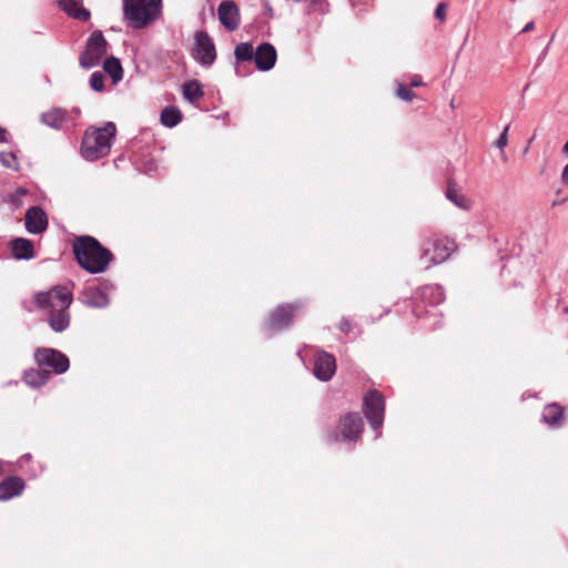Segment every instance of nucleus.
Instances as JSON below:
<instances>
[{
  "label": "nucleus",
  "mask_w": 568,
  "mask_h": 568,
  "mask_svg": "<svg viewBox=\"0 0 568 568\" xmlns=\"http://www.w3.org/2000/svg\"><path fill=\"white\" fill-rule=\"evenodd\" d=\"M7 130L0 126V142H7Z\"/></svg>",
  "instance_id": "a18cd8bd"
},
{
  "label": "nucleus",
  "mask_w": 568,
  "mask_h": 568,
  "mask_svg": "<svg viewBox=\"0 0 568 568\" xmlns=\"http://www.w3.org/2000/svg\"><path fill=\"white\" fill-rule=\"evenodd\" d=\"M104 73L102 71H94L90 75L89 84L91 90L94 92H102L105 88L104 85Z\"/></svg>",
  "instance_id": "c756f323"
},
{
  "label": "nucleus",
  "mask_w": 568,
  "mask_h": 568,
  "mask_svg": "<svg viewBox=\"0 0 568 568\" xmlns=\"http://www.w3.org/2000/svg\"><path fill=\"white\" fill-rule=\"evenodd\" d=\"M337 328L344 333V334H348L352 328H353V325H352V322L349 321L348 317H342L339 324L337 325Z\"/></svg>",
  "instance_id": "4c0bfd02"
},
{
  "label": "nucleus",
  "mask_w": 568,
  "mask_h": 568,
  "mask_svg": "<svg viewBox=\"0 0 568 568\" xmlns=\"http://www.w3.org/2000/svg\"><path fill=\"white\" fill-rule=\"evenodd\" d=\"M565 409L558 403H551L544 407L541 419L552 428H559L564 425Z\"/></svg>",
  "instance_id": "aec40b11"
},
{
  "label": "nucleus",
  "mask_w": 568,
  "mask_h": 568,
  "mask_svg": "<svg viewBox=\"0 0 568 568\" xmlns=\"http://www.w3.org/2000/svg\"><path fill=\"white\" fill-rule=\"evenodd\" d=\"M263 7H264V11H265L266 16L268 18H273L274 17V10H273L271 3L267 0L263 1Z\"/></svg>",
  "instance_id": "ea45409f"
},
{
  "label": "nucleus",
  "mask_w": 568,
  "mask_h": 568,
  "mask_svg": "<svg viewBox=\"0 0 568 568\" xmlns=\"http://www.w3.org/2000/svg\"><path fill=\"white\" fill-rule=\"evenodd\" d=\"M116 135V125L108 121L102 126L90 125L83 133L80 154L85 161H97L110 153Z\"/></svg>",
  "instance_id": "7ed1b4c3"
},
{
  "label": "nucleus",
  "mask_w": 568,
  "mask_h": 568,
  "mask_svg": "<svg viewBox=\"0 0 568 568\" xmlns=\"http://www.w3.org/2000/svg\"><path fill=\"white\" fill-rule=\"evenodd\" d=\"M103 72L106 73L113 85H116L123 79V67L121 60L114 55L105 57L101 61Z\"/></svg>",
  "instance_id": "4be33fe9"
},
{
  "label": "nucleus",
  "mask_w": 568,
  "mask_h": 568,
  "mask_svg": "<svg viewBox=\"0 0 568 568\" xmlns=\"http://www.w3.org/2000/svg\"><path fill=\"white\" fill-rule=\"evenodd\" d=\"M217 17L223 28L230 32L235 31L241 23L240 9L233 0H223L219 4Z\"/></svg>",
  "instance_id": "ddd939ff"
},
{
  "label": "nucleus",
  "mask_w": 568,
  "mask_h": 568,
  "mask_svg": "<svg viewBox=\"0 0 568 568\" xmlns=\"http://www.w3.org/2000/svg\"><path fill=\"white\" fill-rule=\"evenodd\" d=\"M26 488L24 480L19 476H7L0 481V501H8L20 496Z\"/></svg>",
  "instance_id": "f3484780"
},
{
  "label": "nucleus",
  "mask_w": 568,
  "mask_h": 568,
  "mask_svg": "<svg viewBox=\"0 0 568 568\" xmlns=\"http://www.w3.org/2000/svg\"><path fill=\"white\" fill-rule=\"evenodd\" d=\"M432 253H433L432 242H430V240H428L423 243L420 255H419V260L424 263L425 268H429V267L434 266V264L430 263V260H429V257L432 256Z\"/></svg>",
  "instance_id": "7c9ffc66"
},
{
  "label": "nucleus",
  "mask_w": 568,
  "mask_h": 568,
  "mask_svg": "<svg viewBox=\"0 0 568 568\" xmlns=\"http://www.w3.org/2000/svg\"><path fill=\"white\" fill-rule=\"evenodd\" d=\"M33 358L39 367L50 368V374H64L70 368L69 357L61 351L52 347H38L34 351Z\"/></svg>",
  "instance_id": "1a4fd4ad"
},
{
  "label": "nucleus",
  "mask_w": 568,
  "mask_h": 568,
  "mask_svg": "<svg viewBox=\"0 0 568 568\" xmlns=\"http://www.w3.org/2000/svg\"><path fill=\"white\" fill-rule=\"evenodd\" d=\"M19 460H20L21 463H23V462H26V463H27V462H31V460H32V455H31L30 453H26V454H23V455L20 457V459H19Z\"/></svg>",
  "instance_id": "49530a36"
},
{
  "label": "nucleus",
  "mask_w": 568,
  "mask_h": 568,
  "mask_svg": "<svg viewBox=\"0 0 568 568\" xmlns=\"http://www.w3.org/2000/svg\"><path fill=\"white\" fill-rule=\"evenodd\" d=\"M194 40V60L204 68L212 67L216 60L214 42L204 31L196 32Z\"/></svg>",
  "instance_id": "9b49d317"
},
{
  "label": "nucleus",
  "mask_w": 568,
  "mask_h": 568,
  "mask_svg": "<svg viewBox=\"0 0 568 568\" xmlns=\"http://www.w3.org/2000/svg\"><path fill=\"white\" fill-rule=\"evenodd\" d=\"M0 163L6 169H10L14 172L20 171L18 158L13 152L1 151L0 152Z\"/></svg>",
  "instance_id": "c85d7f7f"
},
{
  "label": "nucleus",
  "mask_w": 568,
  "mask_h": 568,
  "mask_svg": "<svg viewBox=\"0 0 568 568\" xmlns=\"http://www.w3.org/2000/svg\"><path fill=\"white\" fill-rule=\"evenodd\" d=\"M439 316L442 317V314H439ZM425 320L429 322L427 324V327L430 329L435 331V329H438L442 327V321L438 320L437 313H430V312L426 311Z\"/></svg>",
  "instance_id": "473e14b6"
},
{
  "label": "nucleus",
  "mask_w": 568,
  "mask_h": 568,
  "mask_svg": "<svg viewBox=\"0 0 568 568\" xmlns=\"http://www.w3.org/2000/svg\"><path fill=\"white\" fill-rule=\"evenodd\" d=\"M3 462L0 460V475H2L4 473V469H3Z\"/></svg>",
  "instance_id": "3c124183"
},
{
  "label": "nucleus",
  "mask_w": 568,
  "mask_h": 568,
  "mask_svg": "<svg viewBox=\"0 0 568 568\" xmlns=\"http://www.w3.org/2000/svg\"><path fill=\"white\" fill-rule=\"evenodd\" d=\"M413 313H414L418 318H420V317H422V314H420V312L418 311V308H417V307H415V308L413 310Z\"/></svg>",
  "instance_id": "09e8293b"
},
{
  "label": "nucleus",
  "mask_w": 568,
  "mask_h": 568,
  "mask_svg": "<svg viewBox=\"0 0 568 568\" xmlns=\"http://www.w3.org/2000/svg\"><path fill=\"white\" fill-rule=\"evenodd\" d=\"M306 303L296 301L293 303L281 304L273 310L263 322V332L267 337L286 331L294 321L296 313L304 310Z\"/></svg>",
  "instance_id": "423d86ee"
},
{
  "label": "nucleus",
  "mask_w": 568,
  "mask_h": 568,
  "mask_svg": "<svg viewBox=\"0 0 568 568\" xmlns=\"http://www.w3.org/2000/svg\"><path fill=\"white\" fill-rule=\"evenodd\" d=\"M277 60V51L270 42H261L255 48V55L253 62L258 71L267 72L272 70Z\"/></svg>",
  "instance_id": "4468645a"
},
{
  "label": "nucleus",
  "mask_w": 568,
  "mask_h": 568,
  "mask_svg": "<svg viewBox=\"0 0 568 568\" xmlns=\"http://www.w3.org/2000/svg\"><path fill=\"white\" fill-rule=\"evenodd\" d=\"M50 379V372L45 368H30L23 372L22 381L31 388L38 389Z\"/></svg>",
  "instance_id": "412c9836"
},
{
  "label": "nucleus",
  "mask_w": 568,
  "mask_h": 568,
  "mask_svg": "<svg viewBox=\"0 0 568 568\" xmlns=\"http://www.w3.org/2000/svg\"><path fill=\"white\" fill-rule=\"evenodd\" d=\"M445 196L447 200L453 202L457 207L468 211L471 207L470 201L464 195L460 194L454 186L449 185L445 192Z\"/></svg>",
  "instance_id": "cd10ccee"
},
{
  "label": "nucleus",
  "mask_w": 568,
  "mask_h": 568,
  "mask_svg": "<svg viewBox=\"0 0 568 568\" xmlns=\"http://www.w3.org/2000/svg\"><path fill=\"white\" fill-rule=\"evenodd\" d=\"M554 38H555V34H552V36H551L550 41L548 42V44L546 45V48L540 52V54H539V57H538V59H537V63H540V61H541L542 59H545V57L547 55L548 48H549V45H550L551 41L554 40Z\"/></svg>",
  "instance_id": "a19ab883"
},
{
  "label": "nucleus",
  "mask_w": 568,
  "mask_h": 568,
  "mask_svg": "<svg viewBox=\"0 0 568 568\" xmlns=\"http://www.w3.org/2000/svg\"><path fill=\"white\" fill-rule=\"evenodd\" d=\"M182 94L186 101L194 103L204 95L203 87L197 80H189L182 85Z\"/></svg>",
  "instance_id": "a878e982"
},
{
  "label": "nucleus",
  "mask_w": 568,
  "mask_h": 568,
  "mask_svg": "<svg viewBox=\"0 0 568 568\" xmlns=\"http://www.w3.org/2000/svg\"><path fill=\"white\" fill-rule=\"evenodd\" d=\"M561 181L562 183L568 184V163L565 165L561 172Z\"/></svg>",
  "instance_id": "79ce46f5"
},
{
  "label": "nucleus",
  "mask_w": 568,
  "mask_h": 568,
  "mask_svg": "<svg viewBox=\"0 0 568 568\" xmlns=\"http://www.w3.org/2000/svg\"><path fill=\"white\" fill-rule=\"evenodd\" d=\"M58 7L70 18L89 21L91 11L83 7V0H57Z\"/></svg>",
  "instance_id": "a211bd4d"
},
{
  "label": "nucleus",
  "mask_w": 568,
  "mask_h": 568,
  "mask_svg": "<svg viewBox=\"0 0 568 568\" xmlns=\"http://www.w3.org/2000/svg\"><path fill=\"white\" fill-rule=\"evenodd\" d=\"M397 97L406 102L413 101V99L416 97L415 92L407 88L406 85L399 83L396 90Z\"/></svg>",
  "instance_id": "2f4dec72"
},
{
  "label": "nucleus",
  "mask_w": 568,
  "mask_h": 568,
  "mask_svg": "<svg viewBox=\"0 0 568 568\" xmlns=\"http://www.w3.org/2000/svg\"><path fill=\"white\" fill-rule=\"evenodd\" d=\"M422 78L419 75H415L413 79H412V82H410V85L412 87H419L422 85Z\"/></svg>",
  "instance_id": "c03bdc74"
},
{
  "label": "nucleus",
  "mask_w": 568,
  "mask_h": 568,
  "mask_svg": "<svg viewBox=\"0 0 568 568\" xmlns=\"http://www.w3.org/2000/svg\"><path fill=\"white\" fill-rule=\"evenodd\" d=\"M417 297L425 305L435 307L445 301L444 287L439 284L424 285L418 290Z\"/></svg>",
  "instance_id": "6ab92c4d"
},
{
  "label": "nucleus",
  "mask_w": 568,
  "mask_h": 568,
  "mask_svg": "<svg viewBox=\"0 0 568 568\" xmlns=\"http://www.w3.org/2000/svg\"><path fill=\"white\" fill-rule=\"evenodd\" d=\"M433 253L429 257L430 263L434 265L445 262L452 254V247L448 245L447 240L434 239L430 240Z\"/></svg>",
  "instance_id": "b1692460"
},
{
  "label": "nucleus",
  "mask_w": 568,
  "mask_h": 568,
  "mask_svg": "<svg viewBox=\"0 0 568 568\" xmlns=\"http://www.w3.org/2000/svg\"><path fill=\"white\" fill-rule=\"evenodd\" d=\"M336 358L332 353L316 349L313 356V375L320 382H328L336 373Z\"/></svg>",
  "instance_id": "9d476101"
},
{
  "label": "nucleus",
  "mask_w": 568,
  "mask_h": 568,
  "mask_svg": "<svg viewBox=\"0 0 568 568\" xmlns=\"http://www.w3.org/2000/svg\"><path fill=\"white\" fill-rule=\"evenodd\" d=\"M48 214L40 205H32L24 213V227L29 234L39 235L47 231Z\"/></svg>",
  "instance_id": "f8f14e48"
},
{
  "label": "nucleus",
  "mask_w": 568,
  "mask_h": 568,
  "mask_svg": "<svg viewBox=\"0 0 568 568\" xmlns=\"http://www.w3.org/2000/svg\"><path fill=\"white\" fill-rule=\"evenodd\" d=\"M363 426V418L359 413H346L341 417L337 429L327 434L326 442L345 445L348 449H352L362 437Z\"/></svg>",
  "instance_id": "39448f33"
},
{
  "label": "nucleus",
  "mask_w": 568,
  "mask_h": 568,
  "mask_svg": "<svg viewBox=\"0 0 568 568\" xmlns=\"http://www.w3.org/2000/svg\"><path fill=\"white\" fill-rule=\"evenodd\" d=\"M363 414L369 423L376 437L382 436L385 416V398L377 389H369L363 397Z\"/></svg>",
  "instance_id": "6e6552de"
},
{
  "label": "nucleus",
  "mask_w": 568,
  "mask_h": 568,
  "mask_svg": "<svg viewBox=\"0 0 568 568\" xmlns=\"http://www.w3.org/2000/svg\"><path fill=\"white\" fill-rule=\"evenodd\" d=\"M72 112H73L75 115H79V114H80V109H79V108H73V109H72Z\"/></svg>",
  "instance_id": "8fccbe9b"
},
{
  "label": "nucleus",
  "mask_w": 568,
  "mask_h": 568,
  "mask_svg": "<svg viewBox=\"0 0 568 568\" xmlns=\"http://www.w3.org/2000/svg\"><path fill=\"white\" fill-rule=\"evenodd\" d=\"M255 55V48L250 41L240 42L234 48V57L237 63L252 62Z\"/></svg>",
  "instance_id": "bb28decb"
},
{
  "label": "nucleus",
  "mask_w": 568,
  "mask_h": 568,
  "mask_svg": "<svg viewBox=\"0 0 568 568\" xmlns=\"http://www.w3.org/2000/svg\"><path fill=\"white\" fill-rule=\"evenodd\" d=\"M235 74L239 77H244L246 73L242 72V67H235Z\"/></svg>",
  "instance_id": "de8ad7c7"
},
{
  "label": "nucleus",
  "mask_w": 568,
  "mask_h": 568,
  "mask_svg": "<svg viewBox=\"0 0 568 568\" xmlns=\"http://www.w3.org/2000/svg\"><path fill=\"white\" fill-rule=\"evenodd\" d=\"M65 119L67 110L63 108H52L40 115L41 123L54 130H61Z\"/></svg>",
  "instance_id": "5701e85b"
},
{
  "label": "nucleus",
  "mask_w": 568,
  "mask_h": 568,
  "mask_svg": "<svg viewBox=\"0 0 568 568\" xmlns=\"http://www.w3.org/2000/svg\"><path fill=\"white\" fill-rule=\"evenodd\" d=\"M158 170V164L153 159H148L143 162V171L144 173L151 175Z\"/></svg>",
  "instance_id": "e433bc0d"
},
{
  "label": "nucleus",
  "mask_w": 568,
  "mask_h": 568,
  "mask_svg": "<svg viewBox=\"0 0 568 568\" xmlns=\"http://www.w3.org/2000/svg\"><path fill=\"white\" fill-rule=\"evenodd\" d=\"M534 28H535V23H534V21H529V22H527V23L524 26V28L521 29V33L529 32V31H531Z\"/></svg>",
  "instance_id": "37998d69"
},
{
  "label": "nucleus",
  "mask_w": 568,
  "mask_h": 568,
  "mask_svg": "<svg viewBox=\"0 0 568 568\" xmlns=\"http://www.w3.org/2000/svg\"><path fill=\"white\" fill-rule=\"evenodd\" d=\"M11 255L18 261H30L36 257L33 241L27 237H13L9 242Z\"/></svg>",
  "instance_id": "dca6fc26"
},
{
  "label": "nucleus",
  "mask_w": 568,
  "mask_h": 568,
  "mask_svg": "<svg viewBox=\"0 0 568 568\" xmlns=\"http://www.w3.org/2000/svg\"><path fill=\"white\" fill-rule=\"evenodd\" d=\"M162 12V0H123V19L134 30L153 23Z\"/></svg>",
  "instance_id": "20e7f679"
},
{
  "label": "nucleus",
  "mask_w": 568,
  "mask_h": 568,
  "mask_svg": "<svg viewBox=\"0 0 568 568\" xmlns=\"http://www.w3.org/2000/svg\"><path fill=\"white\" fill-rule=\"evenodd\" d=\"M565 312L568 313V306L566 307Z\"/></svg>",
  "instance_id": "864d4df0"
},
{
  "label": "nucleus",
  "mask_w": 568,
  "mask_h": 568,
  "mask_svg": "<svg viewBox=\"0 0 568 568\" xmlns=\"http://www.w3.org/2000/svg\"><path fill=\"white\" fill-rule=\"evenodd\" d=\"M18 192H19L20 194H26V192H27V191H26L24 189H20V190H18Z\"/></svg>",
  "instance_id": "603ef678"
},
{
  "label": "nucleus",
  "mask_w": 568,
  "mask_h": 568,
  "mask_svg": "<svg viewBox=\"0 0 568 568\" xmlns=\"http://www.w3.org/2000/svg\"><path fill=\"white\" fill-rule=\"evenodd\" d=\"M72 251L78 265L90 274L104 273L114 260L113 253L91 235L78 236Z\"/></svg>",
  "instance_id": "f03ea898"
},
{
  "label": "nucleus",
  "mask_w": 568,
  "mask_h": 568,
  "mask_svg": "<svg viewBox=\"0 0 568 568\" xmlns=\"http://www.w3.org/2000/svg\"><path fill=\"white\" fill-rule=\"evenodd\" d=\"M78 301L92 308H105L110 304L109 295L103 288H97L95 285H89L78 294Z\"/></svg>",
  "instance_id": "2eb2a0df"
},
{
  "label": "nucleus",
  "mask_w": 568,
  "mask_h": 568,
  "mask_svg": "<svg viewBox=\"0 0 568 568\" xmlns=\"http://www.w3.org/2000/svg\"><path fill=\"white\" fill-rule=\"evenodd\" d=\"M33 302L37 308L49 314V326L55 333L68 329L71 323L69 308L73 302V294L64 285H54L49 291L38 292Z\"/></svg>",
  "instance_id": "f257e3e1"
},
{
  "label": "nucleus",
  "mask_w": 568,
  "mask_h": 568,
  "mask_svg": "<svg viewBox=\"0 0 568 568\" xmlns=\"http://www.w3.org/2000/svg\"><path fill=\"white\" fill-rule=\"evenodd\" d=\"M110 48L101 30H94L85 40L83 50L79 55V65L84 70H91L101 64L103 57Z\"/></svg>",
  "instance_id": "0eeeda50"
},
{
  "label": "nucleus",
  "mask_w": 568,
  "mask_h": 568,
  "mask_svg": "<svg viewBox=\"0 0 568 568\" xmlns=\"http://www.w3.org/2000/svg\"><path fill=\"white\" fill-rule=\"evenodd\" d=\"M97 288H103L106 295H109V292H112L115 290V285L112 281L108 278H99V284L95 285Z\"/></svg>",
  "instance_id": "c9c22d12"
},
{
  "label": "nucleus",
  "mask_w": 568,
  "mask_h": 568,
  "mask_svg": "<svg viewBox=\"0 0 568 568\" xmlns=\"http://www.w3.org/2000/svg\"><path fill=\"white\" fill-rule=\"evenodd\" d=\"M446 9H447L446 3L439 2L434 12L435 18L443 21L446 18Z\"/></svg>",
  "instance_id": "58836bf2"
},
{
  "label": "nucleus",
  "mask_w": 568,
  "mask_h": 568,
  "mask_svg": "<svg viewBox=\"0 0 568 568\" xmlns=\"http://www.w3.org/2000/svg\"><path fill=\"white\" fill-rule=\"evenodd\" d=\"M183 119L181 110L175 105L165 106L160 113L161 124L165 128L172 129L176 126Z\"/></svg>",
  "instance_id": "393cba45"
},
{
  "label": "nucleus",
  "mask_w": 568,
  "mask_h": 568,
  "mask_svg": "<svg viewBox=\"0 0 568 568\" xmlns=\"http://www.w3.org/2000/svg\"><path fill=\"white\" fill-rule=\"evenodd\" d=\"M508 131H509V124H507L504 128L503 132L499 134L498 139L495 142V145L499 150H503L507 145V143H508Z\"/></svg>",
  "instance_id": "f704fd0d"
},
{
  "label": "nucleus",
  "mask_w": 568,
  "mask_h": 568,
  "mask_svg": "<svg viewBox=\"0 0 568 568\" xmlns=\"http://www.w3.org/2000/svg\"><path fill=\"white\" fill-rule=\"evenodd\" d=\"M307 2L313 11H317L321 14H325L327 12L328 3L326 0H308Z\"/></svg>",
  "instance_id": "72a5a7b5"
}]
</instances>
